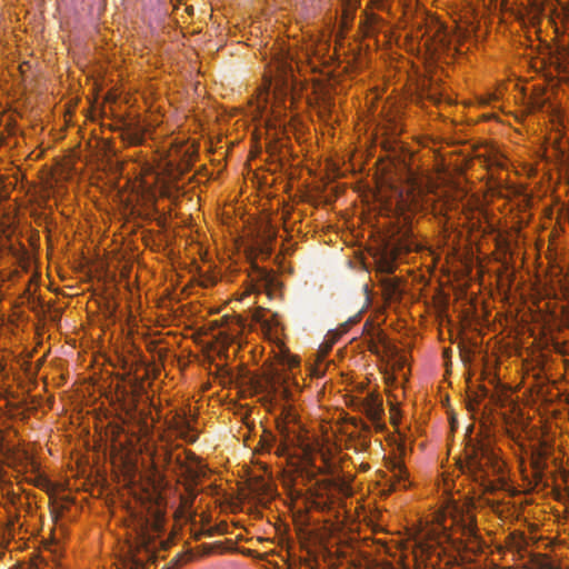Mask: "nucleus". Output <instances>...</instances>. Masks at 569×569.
Listing matches in <instances>:
<instances>
[{"label":"nucleus","instance_id":"obj_1","mask_svg":"<svg viewBox=\"0 0 569 569\" xmlns=\"http://www.w3.org/2000/svg\"><path fill=\"white\" fill-rule=\"evenodd\" d=\"M93 440L103 449L138 455L146 452L158 467L197 482L206 471L198 457L154 429H94Z\"/></svg>","mask_w":569,"mask_h":569},{"label":"nucleus","instance_id":"obj_2","mask_svg":"<svg viewBox=\"0 0 569 569\" xmlns=\"http://www.w3.org/2000/svg\"><path fill=\"white\" fill-rule=\"evenodd\" d=\"M272 429L263 428L258 445L262 450L276 448L278 456H301L311 459L315 453L330 451V438L325 432H311L313 429ZM323 431V429H319Z\"/></svg>","mask_w":569,"mask_h":569},{"label":"nucleus","instance_id":"obj_3","mask_svg":"<svg viewBox=\"0 0 569 569\" xmlns=\"http://www.w3.org/2000/svg\"><path fill=\"white\" fill-rule=\"evenodd\" d=\"M462 442L466 460L459 461V469L473 481L485 485L490 472L499 473L502 470V463L492 448L490 429H465Z\"/></svg>","mask_w":569,"mask_h":569},{"label":"nucleus","instance_id":"obj_4","mask_svg":"<svg viewBox=\"0 0 569 569\" xmlns=\"http://www.w3.org/2000/svg\"><path fill=\"white\" fill-rule=\"evenodd\" d=\"M418 249V242L409 231L398 232L390 237L385 243L381 257L378 261V270L386 276L381 279L383 293L388 299H396L400 296L398 280L388 277L395 270V261L402 254Z\"/></svg>","mask_w":569,"mask_h":569},{"label":"nucleus","instance_id":"obj_5","mask_svg":"<svg viewBox=\"0 0 569 569\" xmlns=\"http://www.w3.org/2000/svg\"><path fill=\"white\" fill-rule=\"evenodd\" d=\"M527 433L528 451L532 477L537 485L547 483L548 459L552 457L556 447L555 435L549 429H522Z\"/></svg>","mask_w":569,"mask_h":569},{"label":"nucleus","instance_id":"obj_6","mask_svg":"<svg viewBox=\"0 0 569 569\" xmlns=\"http://www.w3.org/2000/svg\"><path fill=\"white\" fill-rule=\"evenodd\" d=\"M256 393L262 395L270 401H292L295 391H298V383L286 372L278 369L252 381Z\"/></svg>","mask_w":569,"mask_h":569},{"label":"nucleus","instance_id":"obj_7","mask_svg":"<svg viewBox=\"0 0 569 569\" xmlns=\"http://www.w3.org/2000/svg\"><path fill=\"white\" fill-rule=\"evenodd\" d=\"M452 523L457 530L461 531L470 543H475L479 548V538L477 533L476 516L471 512L468 506H460L453 508Z\"/></svg>","mask_w":569,"mask_h":569},{"label":"nucleus","instance_id":"obj_8","mask_svg":"<svg viewBox=\"0 0 569 569\" xmlns=\"http://www.w3.org/2000/svg\"><path fill=\"white\" fill-rule=\"evenodd\" d=\"M270 74L280 90L287 91L293 87L295 73L291 60L278 54L269 66Z\"/></svg>","mask_w":569,"mask_h":569},{"label":"nucleus","instance_id":"obj_9","mask_svg":"<svg viewBox=\"0 0 569 569\" xmlns=\"http://www.w3.org/2000/svg\"><path fill=\"white\" fill-rule=\"evenodd\" d=\"M360 410L373 422L375 427H386L379 423L383 415L382 399L377 395H367L360 402Z\"/></svg>","mask_w":569,"mask_h":569},{"label":"nucleus","instance_id":"obj_10","mask_svg":"<svg viewBox=\"0 0 569 569\" xmlns=\"http://www.w3.org/2000/svg\"><path fill=\"white\" fill-rule=\"evenodd\" d=\"M422 37L426 38L425 46L430 51H436L438 47H446L449 43L445 27L438 22L428 27Z\"/></svg>","mask_w":569,"mask_h":569},{"label":"nucleus","instance_id":"obj_11","mask_svg":"<svg viewBox=\"0 0 569 569\" xmlns=\"http://www.w3.org/2000/svg\"><path fill=\"white\" fill-rule=\"evenodd\" d=\"M143 130L133 123H126L121 130V138L129 144L137 146L143 141Z\"/></svg>","mask_w":569,"mask_h":569},{"label":"nucleus","instance_id":"obj_12","mask_svg":"<svg viewBox=\"0 0 569 569\" xmlns=\"http://www.w3.org/2000/svg\"><path fill=\"white\" fill-rule=\"evenodd\" d=\"M531 563L535 569H561L545 555H533Z\"/></svg>","mask_w":569,"mask_h":569},{"label":"nucleus","instance_id":"obj_13","mask_svg":"<svg viewBox=\"0 0 569 569\" xmlns=\"http://www.w3.org/2000/svg\"><path fill=\"white\" fill-rule=\"evenodd\" d=\"M254 272L257 274V279L261 282V286L264 287L266 289L273 284V281L276 280V278L273 274H271L266 269L256 267Z\"/></svg>","mask_w":569,"mask_h":569},{"label":"nucleus","instance_id":"obj_14","mask_svg":"<svg viewBox=\"0 0 569 569\" xmlns=\"http://www.w3.org/2000/svg\"><path fill=\"white\" fill-rule=\"evenodd\" d=\"M282 416H283V420H284L283 423L284 425L297 423L298 422V413L290 406H286V407L282 408Z\"/></svg>","mask_w":569,"mask_h":569},{"label":"nucleus","instance_id":"obj_15","mask_svg":"<svg viewBox=\"0 0 569 569\" xmlns=\"http://www.w3.org/2000/svg\"><path fill=\"white\" fill-rule=\"evenodd\" d=\"M126 566L128 569H146L147 562L144 559L132 555Z\"/></svg>","mask_w":569,"mask_h":569},{"label":"nucleus","instance_id":"obj_16","mask_svg":"<svg viewBox=\"0 0 569 569\" xmlns=\"http://www.w3.org/2000/svg\"><path fill=\"white\" fill-rule=\"evenodd\" d=\"M395 477L397 478L398 485L403 482L402 488H407V485H406L407 471L402 466L397 465L395 467Z\"/></svg>","mask_w":569,"mask_h":569},{"label":"nucleus","instance_id":"obj_17","mask_svg":"<svg viewBox=\"0 0 569 569\" xmlns=\"http://www.w3.org/2000/svg\"><path fill=\"white\" fill-rule=\"evenodd\" d=\"M47 560L41 555H36L30 560V569H40L42 565H46Z\"/></svg>","mask_w":569,"mask_h":569},{"label":"nucleus","instance_id":"obj_18","mask_svg":"<svg viewBox=\"0 0 569 569\" xmlns=\"http://www.w3.org/2000/svg\"><path fill=\"white\" fill-rule=\"evenodd\" d=\"M390 421L393 426L399 425L398 411L395 408L390 410Z\"/></svg>","mask_w":569,"mask_h":569},{"label":"nucleus","instance_id":"obj_19","mask_svg":"<svg viewBox=\"0 0 569 569\" xmlns=\"http://www.w3.org/2000/svg\"><path fill=\"white\" fill-rule=\"evenodd\" d=\"M517 431H520V433H518V437H521V433H523V442H521V447L522 449L527 452L528 451V440H527V433L526 431H522V429H516Z\"/></svg>","mask_w":569,"mask_h":569},{"label":"nucleus","instance_id":"obj_20","mask_svg":"<svg viewBox=\"0 0 569 569\" xmlns=\"http://www.w3.org/2000/svg\"><path fill=\"white\" fill-rule=\"evenodd\" d=\"M48 550H49V551H50L54 557L58 555V546H56V545H52V543H51V545L48 547Z\"/></svg>","mask_w":569,"mask_h":569},{"label":"nucleus","instance_id":"obj_21","mask_svg":"<svg viewBox=\"0 0 569 569\" xmlns=\"http://www.w3.org/2000/svg\"><path fill=\"white\" fill-rule=\"evenodd\" d=\"M184 438H186V440H188L190 442H194L197 440L198 436L197 435H189L188 433V435L184 436Z\"/></svg>","mask_w":569,"mask_h":569},{"label":"nucleus","instance_id":"obj_22","mask_svg":"<svg viewBox=\"0 0 569 569\" xmlns=\"http://www.w3.org/2000/svg\"><path fill=\"white\" fill-rule=\"evenodd\" d=\"M299 361L296 358H291L288 362L289 367L298 366Z\"/></svg>","mask_w":569,"mask_h":569},{"label":"nucleus","instance_id":"obj_23","mask_svg":"<svg viewBox=\"0 0 569 569\" xmlns=\"http://www.w3.org/2000/svg\"><path fill=\"white\" fill-rule=\"evenodd\" d=\"M192 505V499H189V498H184L183 499V506L184 507H190Z\"/></svg>","mask_w":569,"mask_h":569},{"label":"nucleus","instance_id":"obj_24","mask_svg":"<svg viewBox=\"0 0 569 569\" xmlns=\"http://www.w3.org/2000/svg\"><path fill=\"white\" fill-rule=\"evenodd\" d=\"M144 551L147 553V558L150 559L153 557V555L149 551L148 547H144Z\"/></svg>","mask_w":569,"mask_h":569},{"label":"nucleus","instance_id":"obj_25","mask_svg":"<svg viewBox=\"0 0 569 569\" xmlns=\"http://www.w3.org/2000/svg\"><path fill=\"white\" fill-rule=\"evenodd\" d=\"M182 427H187V428H190V421H186L184 425Z\"/></svg>","mask_w":569,"mask_h":569}]
</instances>
